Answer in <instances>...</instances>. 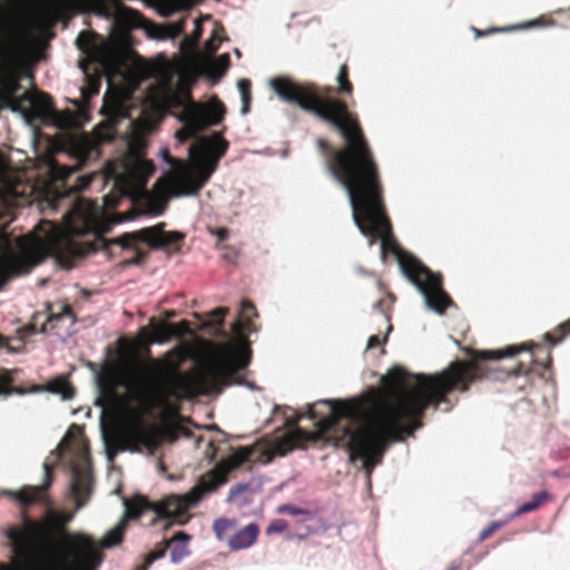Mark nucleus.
<instances>
[{"label":"nucleus","instance_id":"nucleus-37","mask_svg":"<svg viewBox=\"0 0 570 570\" xmlns=\"http://www.w3.org/2000/svg\"><path fill=\"white\" fill-rule=\"evenodd\" d=\"M288 528V524L286 521L284 520H274L273 522L269 523V525L267 527L266 529V533L267 534H273V533H283L284 531H286Z\"/></svg>","mask_w":570,"mask_h":570},{"label":"nucleus","instance_id":"nucleus-25","mask_svg":"<svg viewBox=\"0 0 570 570\" xmlns=\"http://www.w3.org/2000/svg\"><path fill=\"white\" fill-rule=\"evenodd\" d=\"M568 335H570V318L559 324L553 331L546 333L544 341L550 345H556Z\"/></svg>","mask_w":570,"mask_h":570},{"label":"nucleus","instance_id":"nucleus-12","mask_svg":"<svg viewBox=\"0 0 570 570\" xmlns=\"http://www.w3.org/2000/svg\"><path fill=\"white\" fill-rule=\"evenodd\" d=\"M164 223L157 224L153 227H146L135 233H125L117 237V242L124 246H132L135 242H145L150 248H171L179 249L180 243L184 240L185 235L180 232H165Z\"/></svg>","mask_w":570,"mask_h":570},{"label":"nucleus","instance_id":"nucleus-23","mask_svg":"<svg viewBox=\"0 0 570 570\" xmlns=\"http://www.w3.org/2000/svg\"><path fill=\"white\" fill-rule=\"evenodd\" d=\"M547 491H540L532 495L531 501L521 504L514 512V517H519L539 509L549 499Z\"/></svg>","mask_w":570,"mask_h":570},{"label":"nucleus","instance_id":"nucleus-30","mask_svg":"<svg viewBox=\"0 0 570 570\" xmlns=\"http://www.w3.org/2000/svg\"><path fill=\"white\" fill-rule=\"evenodd\" d=\"M63 317H70L71 322H76V315L69 304H63L58 312H50L47 321L49 323L59 322Z\"/></svg>","mask_w":570,"mask_h":570},{"label":"nucleus","instance_id":"nucleus-19","mask_svg":"<svg viewBox=\"0 0 570 570\" xmlns=\"http://www.w3.org/2000/svg\"><path fill=\"white\" fill-rule=\"evenodd\" d=\"M21 99L28 101L40 116L48 114L53 108L51 97L43 92H24Z\"/></svg>","mask_w":570,"mask_h":570},{"label":"nucleus","instance_id":"nucleus-7","mask_svg":"<svg viewBox=\"0 0 570 570\" xmlns=\"http://www.w3.org/2000/svg\"><path fill=\"white\" fill-rule=\"evenodd\" d=\"M256 448L239 446L232 454L222 459L212 470L202 475L198 482L183 495L171 494L158 502H150L146 497L137 494L125 499L126 519H139L146 513H153L156 519H167L171 523L185 524L189 521L190 508L199 503L205 497L216 492L227 482L228 474L253 461Z\"/></svg>","mask_w":570,"mask_h":570},{"label":"nucleus","instance_id":"nucleus-8","mask_svg":"<svg viewBox=\"0 0 570 570\" xmlns=\"http://www.w3.org/2000/svg\"><path fill=\"white\" fill-rule=\"evenodd\" d=\"M178 371L169 361H153L150 364L135 361L126 366L106 371L100 377L101 392L111 400L119 399V389L125 387L129 396L138 403L154 405L163 403L170 393L171 373ZM177 399H186L174 395Z\"/></svg>","mask_w":570,"mask_h":570},{"label":"nucleus","instance_id":"nucleus-9","mask_svg":"<svg viewBox=\"0 0 570 570\" xmlns=\"http://www.w3.org/2000/svg\"><path fill=\"white\" fill-rule=\"evenodd\" d=\"M43 224L50 227L45 237L29 234L18 239L19 254L10 252L0 255V289L11 277L28 273L37 265L45 246L50 247L58 256L81 255L79 245L70 236L50 222Z\"/></svg>","mask_w":570,"mask_h":570},{"label":"nucleus","instance_id":"nucleus-4","mask_svg":"<svg viewBox=\"0 0 570 570\" xmlns=\"http://www.w3.org/2000/svg\"><path fill=\"white\" fill-rule=\"evenodd\" d=\"M228 146V141L218 132L191 145L189 156L194 160V171L185 161L174 158L165 149L163 151L164 159L174 170L159 178L153 190L144 189L137 200L140 210L150 216H158L166 210L169 196L197 194L216 170L218 161L226 154Z\"/></svg>","mask_w":570,"mask_h":570},{"label":"nucleus","instance_id":"nucleus-26","mask_svg":"<svg viewBox=\"0 0 570 570\" xmlns=\"http://www.w3.org/2000/svg\"><path fill=\"white\" fill-rule=\"evenodd\" d=\"M230 65V58L228 53L220 55L214 59L208 67L209 75L212 77H222Z\"/></svg>","mask_w":570,"mask_h":570},{"label":"nucleus","instance_id":"nucleus-50","mask_svg":"<svg viewBox=\"0 0 570 570\" xmlns=\"http://www.w3.org/2000/svg\"><path fill=\"white\" fill-rule=\"evenodd\" d=\"M135 17L141 18V16L137 11H130Z\"/></svg>","mask_w":570,"mask_h":570},{"label":"nucleus","instance_id":"nucleus-24","mask_svg":"<svg viewBox=\"0 0 570 570\" xmlns=\"http://www.w3.org/2000/svg\"><path fill=\"white\" fill-rule=\"evenodd\" d=\"M237 525V521L228 518L216 519L213 523V531L219 541H224L228 533Z\"/></svg>","mask_w":570,"mask_h":570},{"label":"nucleus","instance_id":"nucleus-3","mask_svg":"<svg viewBox=\"0 0 570 570\" xmlns=\"http://www.w3.org/2000/svg\"><path fill=\"white\" fill-rule=\"evenodd\" d=\"M337 87L320 86L315 82H297L289 77L278 76L271 80L273 91L284 101L298 106L335 127L345 146L336 150L331 161L332 171L347 169L360 164L362 157L375 160L374 153L363 132L358 117L351 111L348 104L338 96L353 95V83L348 78V66L340 67Z\"/></svg>","mask_w":570,"mask_h":570},{"label":"nucleus","instance_id":"nucleus-2","mask_svg":"<svg viewBox=\"0 0 570 570\" xmlns=\"http://www.w3.org/2000/svg\"><path fill=\"white\" fill-rule=\"evenodd\" d=\"M333 173L348 195L353 219L361 233L370 238L371 245L380 238L382 255L394 253L403 274L423 295L429 308L443 314L453 302L443 289L441 275L434 274L413 255L403 252L393 237L376 159L362 157L356 166Z\"/></svg>","mask_w":570,"mask_h":570},{"label":"nucleus","instance_id":"nucleus-48","mask_svg":"<svg viewBox=\"0 0 570 570\" xmlns=\"http://www.w3.org/2000/svg\"><path fill=\"white\" fill-rule=\"evenodd\" d=\"M19 88V83L17 81H13L11 85V91H16Z\"/></svg>","mask_w":570,"mask_h":570},{"label":"nucleus","instance_id":"nucleus-14","mask_svg":"<svg viewBox=\"0 0 570 570\" xmlns=\"http://www.w3.org/2000/svg\"><path fill=\"white\" fill-rule=\"evenodd\" d=\"M188 541L189 535L184 532L176 533L170 541H165L159 544L155 550L147 553L144 561L136 566L134 570H148L149 566L165 557L167 549H170V559L174 563L180 562L186 556H188Z\"/></svg>","mask_w":570,"mask_h":570},{"label":"nucleus","instance_id":"nucleus-31","mask_svg":"<svg viewBox=\"0 0 570 570\" xmlns=\"http://www.w3.org/2000/svg\"><path fill=\"white\" fill-rule=\"evenodd\" d=\"M136 169L140 175V185L144 188L147 180L155 171V165L151 161L142 160L137 165Z\"/></svg>","mask_w":570,"mask_h":570},{"label":"nucleus","instance_id":"nucleus-51","mask_svg":"<svg viewBox=\"0 0 570 570\" xmlns=\"http://www.w3.org/2000/svg\"><path fill=\"white\" fill-rule=\"evenodd\" d=\"M531 347L541 348L540 344H532Z\"/></svg>","mask_w":570,"mask_h":570},{"label":"nucleus","instance_id":"nucleus-10","mask_svg":"<svg viewBox=\"0 0 570 570\" xmlns=\"http://www.w3.org/2000/svg\"><path fill=\"white\" fill-rule=\"evenodd\" d=\"M125 529L126 520H122L104 535L100 543H97L87 534L71 535L66 533L62 535V541L68 546L73 563L89 570L95 569L101 563L104 557L102 548H111L121 543Z\"/></svg>","mask_w":570,"mask_h":570},{"label":"nucleus","instance_id":"nucleus-46","mask_svg":"<svg viewBox=\"0 0 570 570\" xmlns=\"http://www.w3.org/2000/svg\"><path fill=\"white\" fill-rule=\"evenodd\" d=\"M8 338L0 334V347L7 346Z\"/></svg>","mask_w":570,"mask_h":570},{"label":"nucleus","instance_id":"nucleus-47","mask_svg":"<svg viewBox=\"0 0 570 570\" xmlns=\"http://www.w3.org/2000/svg\"><path fill=\"white\" fill-rule=\"evenodd\" d=\"M73 212H75V213H79V212H80V199H78V200L73 204Z\"/></svg>","mask_w":570,"mask_h":570},{"label":"nucleus","instance_id":"nucleus-29","mask_svg":"<svg viewBox=\"0 0 570 570\" xmlns=\"http://www.w3.org/2000/svg\"><path fill=\"white\" fill-rule=\"evenodd\" d=\"M317 144V147L318 149L326 154L327 157H326V168H327V171L331 174V176L337 181L340 183L338 178H336V176L334 175V173L332 171L331 169V161L334 157V154L336 150H340V148H332L331 145L328 144L327 140L323 139V138H320L317 139L316 141ZM345 146V144L341 147V149Z\"/></svg>","mask_w":570,"mask_h":570},{"label":"nucleus","instance_id":"nucleus-40","mask_svg":"<svg viewBox=\"0 0 570 570\" xmlns=\"http://www.w3.org/2000/svg\"><path fill=\"white\" fill-rule=\"evenodd\" d=\"M530 371V367L523 365L522 363H519L517 366H514L512 370L508 372V375L519 376L528 374Z\"/></svg>","mask_w":570,"mask_h":570},{"label":"nucleus","instance_id":"nucleus-1","mask_svg":"<svg viewBox=\"0 0 570 570\" xmlns=\"http://www.w3.org/2000/svg\"><path fill=\"white\" fill-rule=\"evenodd\" d=\"M528 348L522 344L499 351L469 350L468 360H456L432 375H412L395 366L382 376V390L370 387L348 400H320L307 404L306 413L295 412L287 420L289 431L279 440L278 451L285 454L318 442L335 432L341 420H347L343 432L347 436L350 460L362 459L370 474L382 462L391 442H401L404 435L422 428L429 406L438 409L446 402L449 393L466 392L471 384L492 377L494 370L485 364L488 361L511 357Z\"/></svg>","mask_w":570,"mask_h":570},{"label":"nucleus","instance_id":"nucleus-11","mask_svg":"<svg viewBox=\"0 0 570 570\" xmlns=\"http://www.w3.org/2000/svg\"><path fill=\"white\" fill-rule=\"evenodd\" d=\"M226 108L224 104L216 99L209 107L196 104L189 98L185 106L180 119L185 127L177 131L176 136L180 141L195 137L199 131L209 125H218L225 116Z\"/></svg>","mask_w":570,"mask_h":570},{"label":"nucleus","instance_id":"nucleus-41","mask_svg":"<svg viewBox=\"0 0 570 570\" xmlns=\"http://www.w3.org/2000/svg\"><path fill=\"white\" fill-rule=\"evenodd\" d=\"M386 341V337L381 340L377 335H371L367 341V348H374L380 346L382 343Z\"/></svg>","mask_w":570,"mask_h":570},{"label":"nucleus","instance_id":"nucleus-45","mask_svg":"<svg viewBox=\"0 0 570 570\" xmlns=\"http://www.w3.org/2000/svg\"><path fill=\"white\" fill-rule=\"evenodd\" d=\"M85 37V33H80L79 37L77 38V45L80 49H83V46H82V38Z\"/></svg>","mask_w":570,"mask_h":570},{"label":"nucleus","instance_id":"nucleus-53","mask_svg":"<svg viewBox=\"0 0 570 570\" xmlns=\"http://www.w3.org/2000/svg\"><path fill=\"white\" fill-rule=\"evenodd\" d=\"M568 12L570 13V8L568 9Z\"/></svg>","mask_w":570,"mask_h":570},{"label":"nucleus","instance_id":"nucleus-16","mask_svg":"<svg viewBox=\"0 0 570 570\" xmlns=\"http://www.w3.org/2000/svg\"><path fill=\"white\" fill-rule=\"evenodd\" d=\"M46 469L48 468L46 466ZM51 480L52 476L49 470H47L46 481L43 484L37 487L24 485L20 490L11 491L8 494L24 508H28L38 502L49 503L47 491L51 484Z\"/></svg>","mask_w":570,"mask_h":570},{"label":"nucleus","instance_id":"nucleus-34","mask_svg":"<svg viewBox=\"0 0 570 570\" xmlns=\"http://www.w3.org/2000/svg\"><path fill=\"white\" fill-rule=\"evenodd\" d=\"M227 312H228V309L226 307H217V308L213 309L209 313L210 320H209L208 324L210 326H215V327L222 326L224 323V317L227 314Z\"/></svg>","mask_w":570,"mask_h":570},{"label":"nucleus","instance_id":"nucleus-35","mask_svg":"<svg viewBox=\"0 0 570 570\" xmlns=\"http://www.w3.org/2000/svg\"><path fill=\"white\" fill-rule=\"evenodd\" d=\"M507 521H493L487 528H484L479 534V541L483 542L490 538L495 531L504 527Z\"/></svg>","mask_w":570,"mask_h":570},{"label":"nucleus","instance_id":"nucleus-36","mask_svg":"<svg viewBox=\"0 0 570 570\" xmlns=\"http://www.w3.org/2000/svg\"><path fill=\"white\" fill-rule=\"evenodd\" d=\"M278 513L291 514V515H311V512L305 509H301L293 504H282L277 508Z\"/></svg>","mask_w":570,"mask_h":570},{"label":"nucleus","instance_id":"nucleus-22","mask_svg":"<svg viewBox=\"0 0 570 570\" xmlns=\"http://www.w3.org/2000/svg\"><path fill=\"white\" fill-rule=\"evenodd\" d=\"M48 391L55 394H59L63 400H70L75 396V389L71 383L63 379L57 377L48 383Z\"/></svg>","mask_w":570,"mask_h":570},{"label":"nucleus","instance_id":"nucleus-52","mask_svg":"<svg viewBox=\"0 0 570 570\" xmlns=\"http://www.w3.org/2000/svg\"><path fill=\"white\" fill-rule=\"evenodd\" d=\"M92 91H94V94H97L98 92V88L97 87L94 88Z\"/></svg>","mask_w":570,"mask_h":570},{"label":"nucleus","instance_id":"nucleus-18","mask_svg":"<svg viewBox=\"0 0 570 570\" xmlns=\"http://www.w3.org/2000/svg\"><path fill=\"white\" fill-rule=\"evenodd\" d=\"M151 322H154V320H151ZM187 327L188 323L186 321H183L179 324L167 322L153 323V341L164 343L173 336L181 335Z\"/></svg>","mask_w":570,"mask_h":570},{"label":"nucleus","instance_id":"nucleus-13","mask_svg":"<svg viewBox=\"0 0 570 570\" xmlns=\"http://www.w3.org/2000/svg\"><path fill=\"white\" fill-rule=\"evenodd\" d=\"M160 432L155 428H147L141 423L124 430L117 436V443L121 451L138 452L141 448L149 452L156 451L161 445Z\"/></svg>","mask_w":570,"mask_h":570},{"label":"nucleus","instance_id":"nucleus-44","mask_svg":"<svg viewBox=\"0 0 570 570\" xmlns=\"http://www.w3.org/2000/svg\"><path fill=\"white\" fill-rule=\"evenodd\" d=\"M200 36H202V28H200V26H197L194 31V37L196 40H198L200 38Z\"/></svg>","mask_w":570,"mask_h":570},{"label":"nucleus","instance_id":"nucleus-28","mask_svg":"<svg viewBox=\"0 0 570 570\" xmlns=\"http://www.w3.org/2000/svg\"><path fill=\"white\" fill-rule=\"evenodd\" d=\"M224 27L220 23H216L210 38L206 40L204 45V48L208 53H215L218 50L220 43L224 40Z\"/></svg>","mask_w":570,"mask_h":570},{"label":"nucleus","instance_id":"nucleus-6","mask_svg":"<svg viewBox=\"0 0 570 570\" xmlns=\"http://www.w3.org/2000/svg\"><path fill=\"white\" fill-rule=\"evenodd\" d=\"M71 515L51 512L49 521H39L22 513L21 523L3 529L12 553L13 564L0 563V570H71L68 558L58 546L53 529L62 530Z\"/></svg>","mask_w":570,"mask_h":570},{"label":"nucleus","instance_id":"nucleus-15","mask_svg":"<svg viewBox=\"0 0 570 570\" xmlns=\"http://www.w3.org/2000/svg\"><path fill=\"white\" fill-rule=\"evenodd\" d=\"M92 491V475L89 466L73 465L71 468L70 493L76 509H81L89 500Z\"/></svg>","mask_w":570,"mask_h":570},{"label":"nucleus","instance_id":"nucleus-32","mask_svg":"<svg viewBox=\"0 0 570 570\" xmlns=\"http://www.w3.org/2000/svg\"><path fill=\"white\" fill-rule=\"evenodd\" d=\"M391 304L392 302H389L387 299H379L374 304V309L377 311L384 318V321L387 323V332L392 330V325L390 323L391 321Z\"/></svg>","mask_w":570,"mask_h":570},{"label":"nucleus","instance_id":"nucleus-42","mask_svg":"<svg viewBox=\"0 0 570 570\" xmlns=\"http://www.w3.org/2000/svg\"><path fill=\"white\" fill-rule=\"evenodd\" d=\"M218 238L219 242H223L228 238V229L227 228H217L213 232Z\"/></svg>","mask_w":570,"mask_h":570},{"label":"nucleus","instance_id":"nucleus-27","mask_svg":"<svg viewBox=\"0 0 570 570\" xmlns=\"http://www.w3.org/2000/svg\"><path fill=\"white\" fill-rule=\"evenodd\" d=\"M237 87L242 97V114L246 115L250 108L252 101V82L248 79H240L237 83Z\"/></svg>","mask_w":570,"mask_h":570},{"label":"nucleus","instance_id":"nucleus-49","mask_svg":"<svg viewBox=\"0 0 570 570\" xmlns=\"http://www.w3.org/2000/svg\"><path fill=\"white\" fill-rule=\"evenodd\" d=\"M166 316H167V317H173V316H175V312H174V311H168V312L166 313Z\"/></svg>","mask_w":570,"mask_h":570},{"label":"nucleus","instance_id":"nucleus-43","mask_svg":"<svg viewBox=\"0 0 570 570\" xmlns=\"http://www.w3.org/2000/svg\"><path fill=\"white\" fill-rule=\"evenodd\" d=\"M551 362H552L551 354L548 352V353H547L546 362H544V363H542V366H543L544 368H548V367H550Z\"/></svg>","mask_w":570,"mask_h":570},{"label":"nucleus","instance_id":"nucleus-17","mask_svg":"<svg viewBox=\"0 0 570 570\" xmlns=\"http://www.w3.org/2000/svg\"><path fill=\"white\" fill-rule=\"evenodd\" d=\"M258 534V525L249 523L228 538V547L233 551L247 549L256 542Z\"/></svg>","mask_w":570,"mask_h":570},{"label":"nucleus","instance_id":"nucleus-21","mask_svg":"<svg viewBox=\"0 0 570 570\" xmlns=\"http://www.w3.org/2000/svg\"><path fill=\"white\" fill-rule=\"evenodd\" d=\"M552 24H553V20H551L549 18L541 17L539 19H534V20L528 22L524 26H518V28L549 27V26H552ZM512 29H517V27L489 28L487 30H480V29H476V28H472L475 37H478V38L484 37V36H488V35H492V33H497V32H501V31H505V30H512Z\"/></svg>","mask_w":570,"mask_h":570},{"label":"nucleus","instance_id":"nucleus-38","mask_svg":"<svg viewBox=\"0 0 570 570\" xmlns=\"http://www.w3.org/2000/svg\"><path fill=\"white\" fill-rule=\"evenodd\" d=\"M94 180V175H85L78 177V181L76 186L73 187L77 191H81L87 189Z\"/></svg>","mask_w":570,"mask_h":570},{"label":"nucleus","instance_id":"nucleus-39","mask_svg":"<svg viewBox=\"0 0 570 570\" xmlns=\"http://www.w3.org/2000/svg\"><path fill=\"white\" fill-rule=\"evenodd\" d=\"M37 332L35 324H27L18 330V334L20 336V341L23 342V340Z\"/></svg>","mask_w":570,"mask_h":570},{"label":"nucleus","instance_id":"nucleus-20","mask_svg":"<svg viewBox=\"0 0 570 570\" xmlns=\"http://www.w3.org/2000/svg\"><path fill=\"white\" fill-rule=\"evenodd\" d=\"M110 244L120 246L124 250H131L132 255L130 257H126L121 261L120 265L122 267H127L130 265H140L145 262L148 252L145 249H141L138 246V242H135V245L132 246H124L121 243L117 242V238H114L110 240Z\"/></svg>","mask_w":570,"mask_h":570},{"label":"nucleus","instance_id":"nucleus-33","mask_svg":"<svg viewBox=\"0 0 570 570\" xmlns=\"http://www.w3.org/2000/svg\"><path fill=\"white\" fill-rule=\"evenodd\" d=\"M13 379L9 371L0 370V394H10L17 391L12 387Z\"/></svg>","mask_w":570,"mask_h":570},{"label":"nucleus","instance_id":"nucleus-5","mask_svg":"<svg viewBox=\"0 0 570 570\" xmlns=\"http://www.w3.org/2000/svg\"><path fill=\"white\" fill-rule=\"evenodd\" d=\"M255 305L249 301H243L240 317L232 324V332L238 342L236 346L228 344L219 345L222 356L207 362L199 371L184 373L174 371L171 373L170 393L185 397H195L210 392H220L235 380L238 370L248 366L250 362V348L246 332L255 331L250 317H256Z\"/></svg>","mask_w":570,"mask_h":570}]
</instances>
